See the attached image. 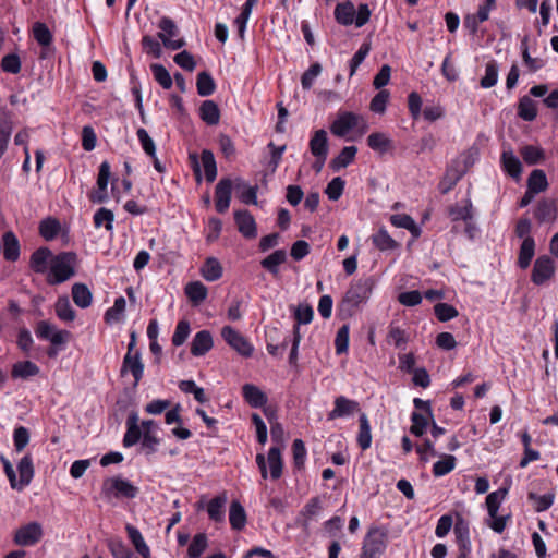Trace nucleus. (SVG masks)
<instances>
[{
	"mask_svg": "<svg viewBox=\"0 0 558 558\" xmlns=\"http://www.w3.org/2000/svg\"><path fill=\"white\" fill-rule=\"evenodd\" d=\"M375 286L376 279L371 275L353 280L341 300L340 311L351 316L361 305L367 303Z\"/></svg>",
	"mask_w": 558,
	"mask_h": 558,
	"instance_id": "1",
	"label": "nucleus"
},
{
	"mask_svg": "<svg viewBox=\"0 0 558 558\" xmlns=\"http://www.w3.org/2000/svg\"><path fill=\"white\" fill-rule=\"evenodd\" d=\"M77 255L74 252H61L53 256L50 263L47 282L50 286L60 284L75 275Z\"/></svg>",
	"mask_w": 558,
	"mask_h": 558,
	"instance_id": "2",
	"label": "nucleus"
},
{
	"mask_svg": "<svg viewBox=\"0 0 558 558\" xmlns=\"http://www.w3.org/2000/svg\"><path fill=\"white\" fill-rule=\"evenodd\" d=\"M138 487L120 475L105 478L101 485V495L107 500L112 498L133 499L138 495Z\"/></svg>",
	"mask_w": 558,
	"mask_h": 558,
	"instance_id": "3",
	"label": "nucleus"
},
{
	"mask_svg": "<svg viewBox=\"0 0 558 558\" xmlns=\"http://www.w3.org/2000/svg\"><path fill=\"white\" fill-rule=\"evenodd\" d=\"M387 547V533L380 527H371L366 533L360 558H380Z\"/></svg>",
	"mask_w": 558,
	"mask_h": 558,
	"instance_id": "4",
	"label": "nucleus"
},
{
	"mask_svg": "<svg viewBox=\"0 0 558 558\" xmlns=\"http://www.w3.org/2000/svg\"><path fill=\"white\" fill-rule=\"evenodd\" d=\"M158 27L160 32L157 36L167 49L179 50L185 46L186 43L183 38L172 39L179 34V28L172 19L162 16L158 23Z\"/></svg>",
	"mask_w": 558,
	"mask_h": 558,
	"instance_id": "5",
	"label": "nucleus"
},
{
	"mask_svg": "<svg viewBox=\"0 0 558 558\" xmlns=\"http://www.w3.org/2000/svg\"><path fill=\"white\" fill-rule=\"evenodd\" d=\"M222 339L240 355L250 357L253 354V347L248 340L231 326L221 329Z\"/></svg>",
	"mask_w": 558,
	"mask_h": 558,
	"instance_id": "6",
	"label": "nucleus"
},
{
	"mask_svg": "<svg viewBox=\"0 0 558 558\" xmlns=\"http://www.w3.org/2000/svg\"><path fill=\"white\" fill-rule=\"evenodd\" d=\"M555 270L556 267L550 256H538L533 265L531 280L536 286H543L554 277Z\"/></svg>",
	"mask_w": 558,
	"mask_h": 558,
	"instance_id": "7",
	"label": "nucleus"
},
{
	"mask_svg": "<svg viewBox=\"0 0 558 558\" xmlns=\"http://www.w3.org/2000/svg\"><path fill=\"white\" fill-rule=\"evenodd\" d=\"M43 537V527L38 522L27 523L15 531L14 543L19 546H33Z\"/></svg>",
	"mask_w": 558,
	"mask_h": 558,
	"instance_id": "8",
	"label": "nucleus"
},
{
	"mask_svg": "<svg viewBox=\"0 0 558 558\" xmlns=\"http://www.w3.org/2000/svg\"><path fill=\"white\" fill-rule=\"evenodd\" d=\"M360 114L351 111L339 112L337 119L331 123L330 131L335 136L344 137L350 131L359 125Z\"/></svg>",
	"mask_w": 558,
	"mask_h": 558,
	"instance_id": "9",
	"label": "nucleus"
},
{
	"mask_svg": "<svg viewBox=\"0 0 558 558\" xmlns=\"http://www.w3.org/2000/svg\"><path fill=\"white\" fill-rule=\"evenodd\" d=\"M234 187V181L230 178H222L217 183L215 189L216 197V210L219 214H223L228 210L231 202L232 189Z\"/></svg>",
	"mask_w": 558,
	"mask_h": 558,
	"instance_id": "10",
	"label": "nucleus"
},
{
	"mask_svg": "<svg viewBox=\"0 0 558 558\" xmlns=\"http://www.w3.org/2000/svg\"><path fill=\"white\" fill-rule=\"evenodd\" d=\"M128 372L134 377V387H136L144 375V364L140 351H135L134 354L126 352L124 355L120 374L124 376Z\"/></svg>",
	"mask_w": 558,
	"mask_h": 558,
	"instance_id": "11",
	"label": "nucleus"
},
{
	"mask_svg": "<svg viewBox=\"0 0 558 558\" xmlns=\"http://www.w3.org/2000/svg\"><path fill=\"white\" fill-rule=\"evenodd\" d=\"M557 205L555 199L543 198L538 201L534 217L538 223H553L557 219Z\"/></svg>",
	"mask_w": 558,
	"mask_h": 558,
	"instance_id": "12",
	"label": "nucleus"
},
{
	"mask_svg": "<svg viewBox=\"0 0 558 558\" xmlns=\"http://www.w3.org/2000/svg\"><path fill=\"white\" fill-rule=\"evenodd\" d=\"M356 411H360L357 401L348 399L344 396H339L335 399V408L328 413L327 418L328 421H332L338 417L349 416Z\"/></svg>",
	"mask_w": 558,
	"mask_h": 558,
	"instance_id": "13",
	"label": "nucleus"
},
{
	"mask_svg": "<svg viewBox=\"0 0 558 558\" xmlns=\"http://www.w3.org/2000/svg\"><path fill=\"white\" fill-rule=\"evenodd\" d=\"M234 220L239 232L246 239H254L257 235V227L254 217L248 210L234 213Z\"/></svg>",
	"mask_w": 558,
	"mask_h": 558,
	"instance_id": "14",
	"label": "nucleus"
},
{
	"mask_svg": "<svg viewBox=\"0 0 558 558\" xmlns=\"http://www.w3.org/2000/svg\"><path fill=\"white\" fill-rule=\"evenodd\" d=\"M214 347L213 336L209 330H201L195 333L191 342V354L204 356Z\"/></svg>",
	"mask_w": 558,
	"mask_h": 558,
	"instance_id": "15",
	"label": "nucleus"
},
{
	"mask_svg": "<svg viewBox=\"0 0 558 558\" xmlns=\"http://www.w3.org/2000/svg\"><path fill=\"white\" fill-rule=\"evenodd\" d=\"M52 258V252L48 247H39L31 255L29 266L36 274H45Z\"/></svg>",
	"mask_w": 558,
	"mask_h": 558,
	"instance_id": "16",
	"label": "nucleus"
},
{
	"mask_svg": "<svg viewBox=\"0 0 558 558\" xmlns=\"http://www.w3.org/2000/svg\"><path fill=\"white\" fill-rule=\"evenodd\" d=\"M242 395L252 408H263L268 401L266 393L253 384L243 385Z\"/></svg>",
	"mask_w": 558,
	"mask_h": 558,
	"instance_id": "17",
	"label": "nucleus"
},
{
	"mask_svg": "<svg viewBox=\"0 0 558 558\" xmlns=\"http://www.w3.org/2000/svg\"><path fill=\"white\" fill-rule=\"evenodd\" d=\"M310 150L314 157L328 156V135L324 129L317 130L313 133L310 140Z\"/></svg>",
	"mask_w": 558,
	"mask_h": 558,
	"instance_id": "18",
	"label": "nucleus"
},
{
	"mask_svg": "<svg viewBox=\"0 0 558 558\" xmlns=\"http://www.w3.org/2000/svg\"><path fill=\"white\" fill-rule=\"evenodd\" d=\"M234 189L239 192V198L246 205L257 204V185H250L242 178H235Z\"/></svg>",
	"mask_w": 558,
	"mask_h": 558,
	"instance_id": "19",
	"label": "nucleus"
},
{
	"mask_svg": "<svg viewBox=\"0 0 558 558\" xmlns=\"http://www.w3.org/2000/svg\"><path fill=\"white\" fill-rule=\"evenodd\" d=\"M228 501L226 493L214 497L206 506L208 517L216 523L225 521V508Z\"/></svg>",
	"mask_w": 558,
	"mask_h": 558,
	"instance_id": "20",
	"label": "nucleus"
},
{
	"mask_svg": "<svg viewBox=\"0 0 558 558\" xmlns=\"http://www.w3.org/2000/svg\"><path fill=\"white\" fill-rule=\"evenodd\" d=\"M125 531L128 533L129 539L133 544L138 555H141L142 558H151L150 549L146 542L144 541V537L142 536L140 530L131 524H126Z\"/></svg>",
	"mask_w": 558,
	"mask_h": 558,
	"instance_id": "21",
	"label": "nucleus"
},
{
	"mask_svg": "<svg viewBox=\"0 0 558 558\" xmlns=\"http://www.w3.org/2000/svg\"><path fill=\"white\" fill-rule=\"evenodd\" d=\"M287 262V252L284 250H276L267 257L260 260V266L272 276L279 275V266Z\"/></svg>",
	"mask_w": 558,
	"mask_h": 558,
	"instance_id": "22",
	"label": "nucleus"
},
{
	"mask_svg": "<svg viewBox=\"0 0 558 558\" xmlns=\"http://www.w3.org/2000/svg\"><path fill=\"white\" fill-rule=\"evenodd\" d=\"M17 471L20 474L19 484L21 485V490L31 484L34 477V464L33 458L29 453L25 454L20 462L17 463Z\"/></svg>",
	"mask_w": 558,
	"mask_h": 558,
	"instance_id": "23",
	"label": "nucleus"
},
{
	"mask_svg": "<svg viewBox=\"0 0 558 558\" xmlns=\"http://www.w3.org/2000/svg\"><path fill=\"white\" fill-rule=\"evenodd\" d=\"M199 117L208 125H217L220 121V109L214 100H204L199 107Z\"/></svg>",
	"mask_w": 558,
	"mask_h": 558,
	"instance_id": "24",
	"label": "nucleus"
},
{
	"mask_svg": "<svg viewBox=\"0 0 558 558\" xmlns=\"http://www.w3.org/2000/svg\"><path fill=\"white\" fill-rule=\"evenodd\" d=\"M355 16V8L351 1L338 3L335 9L336 21L343 26L352 25Z\"/></svg>",
	"mask_w": 558,
	"mask_h": 558,
	"instance_id": "25",
	"label": "nucleus"
},
{
	"mask_svg": "<svg viewBox=\"0 0 558 558\" xmlns=\"http://www.w3.org/2000/svg\"><path fill=\"white\" fill-rule=\"evenodd\" d=\"M464 175V170H459L457 167L451 166L447 169L444 178L440 180L438 184L439 192L441 194H447L450 192L456 184L462 179Z\"/></svg>",
	"mask_w": 558,
	"mask_h": 558,
	"instance_id": "26",
	"label": "nucleus"
},
{
	"mask_svg": "<svg viewBox=\"0 0 558 558\" xmlns=\"http://www.w3.org/2000/svg\"><path fill=\"white\" fill-rule=\"evenodd\" d=\"M230 525L235 531H241L246 524V512L238 500H232L229 509Z\"/></svg>",
	"mask_w": 558,
	"mask_h": 558,
	"instance_id": "27",
	"label": "nucleus"
},
{
	"mask_svg": "<svg viewBox=\"0 0 558 558\" xmlns=\"http://www.w3.org/2000/svg\"><path fill=\"white\" fill-rule=\"evenodd\" d=\"M3 256L9 262H15L20 257V243L12 231L3 234Z\"/></svg>",
	"mask_w": 558,
	"mask_h": 558,
	"instance_id": "28",
	"label": "nucleus"
},
{
	"mask_svg": "<svg viewBox=\"0 0 558 558\" xmlns=\"http://www.w3.org/2000/svg\"><path fill=\"white\" fill-rule=\"evenodd\" d=\"M501 163L504 170L512 178L519 179L522 173V163L520 159L511 151H504L501 154Z\"/></svg>",
	"mask_w": 558,
	"mask_h": 558,
	"instance_id": "29",
	"label": "nucleus"
},
{
	"mask_svg": "<svg viewBox=\"0 0 558 558\" xmlns=\"http://www.w3.org/2000/svg\"><path fill=\"white\" fill-rule=\"evenodd\" d=\"M40 372L39 367L31 361L16 362L12 366L11 376L12 378L27 379L29 377L38 375Z\"/></svg>",
	"mask_w": 558,
	"mask_h": 558,
	"instance_id": "30",
	"label": "nucleus"
},
{
	"mask_svg": "<svg viewBox=\"0 0 558 558\" xmlns=\"http://www.w3.org/2000/svg\"><path fill=\"white\" fill-rule=\"evenodd\" d=\"M356 441L362 450L368 449L372 445L371 425L365 413H362L359 417V433Z\"/></svg>",
	"mask_w": 558,
	"mask_h": 558,
	"instance_id": "31",
	"label": "nucleus"
},
{
	"mask_svg": "<svg viewBox=\"0 0 558 558\" xmlns=\"http://www.w3.org/2000/svg\"><path fill=\"white\" fill-rule=\"evenodd\" d=\"M356 153L357 148L355 146L343 147L339 155L330 161V168L333 171L347 168L354 160Z\"/></svg>",
	"mask_w": 558,
	"mask_h": 558,
	"instance_id": "32",
	"label": "nucleus"
},
{
	"mask_svg": "<svg viewBox=\"0 0 558 558\" xmlns=\"http://www.w3.org/2000/svg\"><path fill=\"white\" fill-rule=\"evenodd\" d=\"M535 254V241L532 236H526L520 246L518 265L522 269H526Z\"/></svg>",
	"mask_w": 558,
	"mask_h": 558,
	"instance_id": "33",
	"label": "nucleus"
},
{
	"mask_svg": "<svg viewBox=\"0 0 558 558\" xmlns=\"http://www.w3.org/2000/svg\"><path fill=\"white\" fill-rule=\"evenodd\" d=\"M73 302L81 308H87L93 301V294L84 283H74L72 286Z\"/></svg>",
	"mask_w": 558,
	"mask_h": 558,
	"instance_id": "34",
	"label": "nucleus"
},
{
	"mask_svg": "<svg viewBox=\"0 0 558 558\" xmlns=\"http://www.w3.org/2000/svg\"><path fill=\"white\" fill-rule=\"evenodd\" d=\"M390 222L397 228H403L411 232L415 238L420 236L421 229L414 221V219L407 214H396L390 217Z\"/></svg>",
	"mask_w": 558,
	"mask_h": 558,
	"instance_id": "35",
	"label": "nucleus"
},
{
	"mask_svg": "<svg viewBox=\"0 0 558 558\" xmlns=\"http://www.w3.org/2000/svg\"><path fill=\"white\" fill-rule=\"evenodd\" d=\"M12 133V121L7 111H0V158L7 150Z\"/></svg>",
	"mask_w": 558,
	"mask_h": 558,
	"instance_id": "36",
	"label": "nucleus"
},
{
	"mask_svg": "<svg viewBox=\"0 0 558 558\" xmlns=\"http://www.w3.org/2000/svg\"><path fill=\"white\" fill-rule=\"evenodd\" d=\"M367 145L374 151L385 154L391 148L392 142L385 133L374 132L368 135Z\"/></svg>",
	"mask_w": 558,
	"mask_h": 558,
	"instance_id": "37",
	"label": "nucleus"
},
{
	"mask_svg": "<svg viewBox=\"0 0 558 558\" xmlns=\"http://www.w3.org/2000/svg\"><path fill=\"white\" fill-rule=\"evenodd\" d=\"M267 461L269 463L270 477L278 480L282 475L283 468L280 447L274 446L269 449Z\"/></svg>",
	"mask_w": 558,
	"mask_h": 558,
	"instance_id": "38",
	"label": "nucleus"
},
{
	"mask_svg": "<svg viewBox=\"0 0 558 558\" xmlns=\"http://www.w3.org/2000/svg\"><path fill=\"white\" fill-rule=\"evenodd\" d=\"M518 116L524 121H534L537 117L536 102L529 96L521 97L518 104Z\"/></svg>",
	"mask_w": 558,
	"mask_h": 558,
	"instance_id": "39",
	"label": "nucleus"
},
{
	"mask_svg": "<svg viewBox=\"0 0 558 558\" xmlns=\"http://www.w3.org/2000/svg\"><path fill=\"white\" fill-rule=\"evenodd\" d=\"M372 242L379 251H391L399 246L398 242L388 234L385 228H380L372 235Z\"/></svg>",
	"mask_w": 558,
	"mask_h": 558,
	"instance_id": "40",
	"label": "nucleus"
},
{
	"mask_svg": "<svg viewBox=\"0 0 558 558\" xmlns=\"http://www.w3.org/2000/svg\"><path fill=\"white\" fill-rule=\"evenodd\" d=\"M547 187L548 181L545 172L541 169L533 170L527 178V190L535 194H538L541 192L546 191Z\"/></svg>",
	"mask_w": 558,
	"mask_h": 558,
	"instance_id": "41",
	"label": "nucleus"
},
{
	"mask_svg": "<svg viewBox=\"0 0 558 558\" xmlns=\"http://www.w3.org/2000/svg\"><path fill=\"white\" fill-rule=\"evenodd\" d=\"M411 421H412V426L410 427L411 434H413L416 437H421L426 433L427 427L429 425V421H432V418L426 413L414 411L411 414Z\"/></svg>",
	"mask_w": 558,
	"mask_h": 558,
	"instance_id": "42",
	"label": "nucleus"
},
{
	"mask_svg": "<svg viewBox=\"0 0 558 558\" xmlns=\"http://www.w3.org/2000/svg\"><path fill=\"white\" fill-rule=\"evenodd\" d=\"M54 308L57 316L63 322H73L76 317L75 311L66 295L58 298Z\"/></svg>",
	"mask_w": 558,
	"mask_h": 558,
	"instance_id": "43",
	"label": "nucleus"
},
{
	"mask_svg": "<svg viewBox=\"0 0 558 558\" xmlns=\"http://www.w3.org/2000/svg\"><path fill=\"white\" fill-rule=\"evenodd\" d=\"M61 230V225L56 218H46L39 223V233L46 241L56 239Z\"/></svg>",
	"mask_w": 558,
	"mask_h": 558,
	"instance_id": "44",
	"label": "nucleus"
},
{
	"mask_svg": "<svg viewBox=\"0 0 558 558\" xmlns=\"http://www.w3.org/2000/svg\"><path fill=\"white\" fill-rule=\"evenodd\" d=\"M196 88L199 96L207 97L214 94L216 89V83L208 72L203 71L197 75Z\"/></svg>",
	"mask_w": 558,
	"mask_h": 558,
	"instance_id": "45",
	"label": "nucleus"
},
{
	"mask_svg": "<svg viewBox=\"0 0 558 558\" xmlns=\"http://www.w3.org/2000/svg\"><path fill=\"white\" fill-rule=\"evenodd\" d=\"M202 165L205 171L206 181L211 183L217 177V165L214 154L209 149H204L201 155Z\"/></svg>",
	"mask_w": 558,
	"mask_h": 558,
	"instance_id": "46",
	"label": "nucleus"
},
{
	"mask_svg": "<svg viewBox=\"0 0 558 558\" xmlns=\"http://www.w3.org/2000/svg\"><path fill=\"white\" fill-rule=\"evenodd\" d=\"M185 294L191 302L199 304L207 298V288L201 281H192L186 284Z\"/></svg>",
	"mask_w": 558,
	"mask_h": 558,
	"instance_id": "47",
	"label": "nucleus"
},
{
	"mask_svg": "<svg viewBox=\"0 0 558 558\" xmlns=\"http://www.w3.org/2000/svg\"><path fill=\"white\" fill-rule=\"evenodd\" d=\"M508 489L501 487L495 492H492L486 497L487 511L490 518H495L498 513L501 501L506 498Z\"/></svg>",
	"mask_w": 558,
	"mask_h": 558,
	"instance_id": "48",
	"label": "nucleus"
},
{
	"mask_svg": "<svg viewBox=\"0 0 558 558\" xmlns=\"http://www.w3.org/2000/svg\"><path fill=\"white\" fill-rule=\"evenodd\" d=\"M33 35L35 40L41 46L49 49L52 45L53 36L45 23L36 22L33 26Z\"/></svg>",
	"mask_w": 558,
	"mask_h": 558,
	"instance_id": "49",
	"label": "nucleus"
},
{
	"mask_svg": "<svg viewBox=\"0 0 558 558\" xmlns=\"http://www.w3.org/2000/svg\"><path fill=\"white\" fill-rule=\"evenodd\" d=\"M449 215L453 221L463 220L464 222L473 220V205L471 199H465L463 206H453L449 210Z\"/></svg>",
	"mask_w": 558,
	"mask_h": 558,
	"instance_id": "50",
	"label": "nucleus"
},
{
	"mask_svg": "<svg viewBox=\"0 0 558 558\" xmlns=\"http://www.w3.org/2000/svg\"><path fill=\"white\" fill-rule=\"evenodd\" d=\"M202 276L207 281H216L220 279L222 276V267L220 263L214 257L207 258L202 268Z\"/></svg>",
	"mask_w": 558,
	"mask_h": 558,
	"instance_id": "51",
	"label": "nucleus"
},
{
	"mask_svg": "<svg viewBox=\"0 0 558 558\" xmlns=\"http://www.w3.org/2000/svg\"><path fill=\"white\" fill-rule=\"evenodd\" d=\"M457 459L451 454H444L441 460L437 461L433 465V474L436 477L444 476L450 473L456 468Z\"/></svg>",
	"mask_w": 558,
	"mask_h": 558,
	"instance_id": "52",
	"label": "nucleus"
},
{
	"mask_svg": "<svg viewBox=\"0 0 558 558\" xmlns=\"http://www.w3.org/2000/svg\"><path fill=\"white\" fill-rule=\"evenodd\" d=\"M93 220L96 228L104 226L107 231L113 230L114 215L108 208L101 207L97 209V211L94 214Z\"/></svg>",
	"mask_w": 558,
	"mask_h": 558,
	"instance_id": "53",
	"label": "nucleus"
},
{
	"mask_svg": "<svg viewBox=\"0 0 558 558\" xmlns=\"http://www.w3.org/2000/svg\"><path fill=\"white\" fill-rule=\"evenodd\" d=\"M323 509L320 497L316 496L311 498L301 510L300 514L304 517L303 527L308 526V521L317 515Z\"/></svg>",
	"mask_w": 558,
	"mask_h": 558,
	"instance_id": "54",
	"label": "nucleus"
},
{
	"mask_svg": "<svg viewBox=\"0 0 558 558\" xmlns=\"http://www.w3.org/2000/svg\"><path fill=\"white\" fill-rule=\"evenodd\" d=\"M498 64L495 60L486 63L485 75L481 78L480 85L482 88H490L498 82Z\"/></svg>",
	"mask_w": 558,
	"mask_h": 558,
	"instance_id": "55",
	"label": "nucleus"
},
{
	"mask_svg": "<svg viewBox=\"0 0 558 558\" xmlns=\"http://www.w3.org/2000/svg\"><path fill=\"white\" fill-rule=\"evenodd\" d=\"M520 154L523 160L530 166L537 165L545 158L544 150L533 145L523 146Z\"/></svg>",
	"mask_w": 558,
	"mask_h": 558,
	"instance_id": "56",
	"label": "nucleus"
},
{
	"mask_svg": "<svg viewBox=\"0 0 558 558\" xmlns=\"http://www.w3.org/2000/svg\"><path fill=\"white\" fill-rule=\"evenodd\" d=\"M207 548V536L204 533L196 534L187 548L189 558H199Z\"/></svg>",
	"mask_w": 558,
	"mask_h": 558,
	"instance_id": "57",
	"label": "nucleus"
},
{
	"mask_svg": "<svg viewBox=\"0 0 558 558\" xmlns=\"http://www.w3.org/2000/svg\"><path fill=\"white\" fill-rule=\"evenodd\" d=\"M150 70L153 72L154 78L162 88L170 89L172 87L173 82L170 73L162 64L154 63L150 65Z\"/></svg>",
	"mask_w": 558,
	"mask_h": 558,
	"instance_id": "58",
	"label": "nucleus"
},
{
	"mask_svg": "<svg viewBox=\"0 0 558 558\" xmlns=\"http://www.w3.org/2000/svg\"><path fill=\"white\" fill-rule=\"evenodd\" d=\"M349 333H350V328H349V325H347V324L341 326L338 329L336 339H335V348H336V353L338 355H341V354H344L348 352Z\"/></svg>",
	"mask_w": 558,
	"mask_h": 558,
	"instance_id": "59",
	"label": "nucleus"
},
{
	"mask_svg": "<svg viewBox=\"0 0 558 558\" xmlns=\"http://www.w3.org/2000/svg\"><path fill=\"white\" fill-rule=\"evenodd\" d=\"M434 313L438 320L444 323L449 322L459 315L458 310L448 303H437L434 306Z\"/></svg>",
	"mask_w": 558,
	"mask_h": 558,
	"instance_id": "60",
	"label": "nucleus"
},
{
	"mask_svg": "<svg viewBox=\"0 0 558 558\" xmlns=\"http://www.w3.org/2000/svg\"><path fill=\"white\" fill-rule=\"evenodd\" d=\"M125 299L123 296H119L114 300L113 306L108 308L105 313V320L107 323L110 322H119L121 319L122 314L125 311Z\"/></svg>",
	"mask_w": 558,
	"mask_h": 558,
	"instance_id": "61",
	"label": "nucleus"
},
{
	"mask_svg": "<svg viewBox=\"0 0 558 558\" xmlns=\"http://www.w3.org/2000/svg\"><path fill=\"white\" fill-rule=\"evenodd\" d=\"M390 93L387 89H380L371 100V111L379 114L385 113Z\"/></svg>",
	"mask_w": 558,
	"mask_h": 558,
	"instance_id": "62",
	"label": "nucleus"
},
{
	"mask_svg": "<svg viewBox=\"0 0 558 558\" xmlns=\"http://www.w3.org/2000/svg\"><path fill=\"white\" fill-rule=\"evenodd\" d=\"M190 332H191L190 323L187 320H185V319L180 320L177 324L174 333H173L172 339H171L172 344L174 347L182 345L186 341V339L189 338Z\"/></svg>",
	"mask_w": 558,
	"mask_h": 558,
	"instance_id": "63",
	"label": "nucleus"
},
{
	"mask_svg": "<svg viewBox=\"0 0 558 558\" xmlns=\"http://www.w3.org/2000/svg\"><path fill=\"white\" fill-rule=\"evenodd\" d=\"M109 549L114 558H138L122 541H111Z\"/></svg>",
	"mask_w": 558,
	"mask_h": 558,
	"instance_id": "64",
	"label": "nucleus"
}]
</instances>
